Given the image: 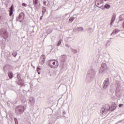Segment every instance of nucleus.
I'll list each match as a JSON object with an SVG mask.
<instances>
[{
  "label": "nucleus",
  "instance_id": "obj_1",
  "mask_svg": "<svg viewBox=\"0 0 124 124\" xmlns=\"http://www.w3.org/2000/svg\"><path fill=\"white\" fill-rule=\"evenodd\" d=\"M110 110V106L109 104H106L100 110V113L102 114V116L103 117L106 116V114L108 113V111Z\"/></svg>",
  "mask_w": 124,
  "mask_h": 124
},
{
  "label": "nucleus",
  "instance_id": "obj_2",
  "mask_svg": "<svg viewBox=\"0 0 124 124\" xmlns=\"http://www.w3.org/2000/svg\"><path fill=\"white\" fill-rule=\"evenodd\" d=\"M0 35L4 39H7L8 37V33H7V31L5 29H1L0 30Z\"/></svg>",
  "mask_w": 124,
  "mask_h": 124
},
{
  "label": "nucleus",
  "instance_id": "obj_3",
  "mask_svg": "<svg viewBox=\"0 0 124 124\" xmlns=\"http://www.w3.org/2000/svg\"><path fill=\"white\" fill-rule=\"evenodd\" d=\"M107 69H108L107 64L106 63H103L101 65L99 72L100 73H104V72H106L107 71Z\"/></svg>",
  "mask_w": 124,
  "mask_h": 124
},
{
  "label": "nucleus",
  "instance_id": "obj_4",
  "mask_svg": "<svg viewBox=\"0 0 124 124\" xmlns=\"http://www.w3.org/2000/svg\"><path fill=\"white\" fill-rule=\"evenodd\" d=\"M16 113H19V114H23L24 111H25V108L23 106H19L16 108Z\"/></svg>",
  "mask_w": 124,
  "mask_h": 124
},
{
  "label": "nucleus",
  "instance_id": "obj_5",
  "mask_svg": "<svg viewBox=\"0 0 124 124\" xmlns=\"http://www.w3.org/2000/svg\"><path fill=\"white\" fill-rule=\"evenodd\" d=\"M95 5L99 8L103 7V0H96L95 1Z\"/></svg>",
  "mask_w": 124,
  "mask_h": 124
},
{
  "label": "nucleus",
  "instance_id": "obj_6",
  "mask_svg": "<svg viewBox=\"0 0 124 124\" xmlns=\"http://www.w3.org/2000/svg\"><path fill=\"white\" fill-rule=\"evenodd\" d=\"M109 80L108 78H106V79L104 81L102 85L104 89H107V87L108 86H109Z\"/></svg>",
  "mask_w": 124,
  "mask_h": 124
},
{
  "label": "nucleus",
  "instance_id": "obj_7",
  "mask_svg": "<svg viewBox=\"0 0 124 124\" xmlns=\"http://www.w3.org/2000/svg\"><path fill=\"white\" fill-rule=\"evenodd\" d=\"M24 18H25V14L23 12H21L18 17H16V20L17 21H19L20 23L22 22V20H24Z\"/></svg>",
  "mask_w": 124,
  "mask_h": 124
},
{
  "label": "nucleus",
  "instance_id": "obj_8",
  "mask_svg": "<svg viewBox=\"0 0 124 124\" xmlns=\"http://www.w3.org/2000/svg\"><path fill=\"white\" fill-rule=\"evenodd\" d=\"M53 62H54V60L49 61L48 66H50L51 68H57V67H58V66H59V64L56 63V65L53 66Z\"/></svg>",
  "mask_w": 124,
  "mask_h": 124
},
{
  "label": "nucleus",
  "instance_id": "obj_9",
  "mask_svg": "<svg viewBox=\"0 0 124 124\" xmlns=\"http://www.w3.org/2000/svg\"><path fill=\"white\" fill-rule=\"evenodd\" d=\"M45 59H46L45 55L42 54L40 59V62L41 65H43L44 64V62H45Z\"/></svg>",
  "mask_w": 124,
  "mask_h": 124
},
{
  "label": "nucleus",
  "instance_id": "obj_10",
  "mask_svg": "<svg viewBox=\"0 0 124 124\" xmlns=\"http://www.w3.org/2000/svg\"><path fill=\"white\" fill-rule=\"evenodd\" d=\"M115 19H116V14H113L111 16V19L110 23V26H112V25L114 24V22L115 21Z\"/></svg>",
  "mask_w": 124,
  "mask_h": 124
},
{
  "label": "nucleus",
  "instance_id": "obj_11",
  "mask_svg": "<svg viewBox=\"0 0 124 124\" xmlns=\"http://www.w3.org/2000/svg\"><path fill=\"white\" fill-rule=\"evenodd\" d=\"M95 76V73H92L90 71L88 72L87 77H90V78H93V76Z\"/></svg>",
  "mask_w": 124,
  "mask_h": 124
},
{
  "label": "nucleus",
  "instance_id": "obj_12",
  "mask_svg": "<svg viewBox=\"0 0 124 124\" xmlns=\"http://www.w3.org/2000/svg\"><path fill=\"white\" fill-rule=\"evenodd\" d=\"M35 102L34 97H31L30 98V103L31 104V105H34Z\"/></svg>",
  "mask_w": 124,
  "mask_h": 124
},
{
  "label": "nucleus",
  "instance_id": "obj_13",
  "mask_svg": "<svg viewBox=\"0 0 124 124\" xmlns=\"http://www.w3.org/2000/svg\"><path fill=\"white\" fill-rule=\"evenodd\" d=\"M8 75L10 79H12V78L14 77L13 73L12 72H9L8 73Z\"/></svg>",
  "mask_w": 124,
  "mask_h": 124
},
{
  "label": "nucleus",
  "instance_id": "obj_14",
  "mask_svg": "<svg viewBox=\"0 0 124 124\" xmlns=\"http://www.w3.org/2000/svg\"><path fill=\"white\" fill-rule=\"evenodd\" d=\"M117 107V106L116 105V104H113L111 105V111H114L115 109H116Z\"/></svg>",
  "mask_w": 124,
  "mask_h": 124
},
{
  "label": "nucleus",
  "instance_id": "obj_15",
  "mask_svg": "<svg viewBox=\"0 0 124 124\" xmlns=\"http://www.w3.org/2000/svg\"><path fill=\"white\" fill-rule=\"evenodd\" d=\"M24 80L23 79H20L18 80V83H17L18 85H21V86H23L24 85Z\"/></svg>",
  "mask_w": 124,
  "mask_h": 124
},
{
  "label": "nucleus",
  "instance_id": "obj_16",
  "mask_svg": "<svg viewBox=\"0 0 124 124\" xmlns=\"http://www.w3.org/2000/svg\"><path fill=\"white\" fill-rule=\"evenodd\" d=\"M124 14L120 15L119 16V20L124 21Z\"/></svg>",
  "mask_w": 124,
  "mask_h": 124
},
{
  "label": "nucleus",
  "instance_id": "obj_17",
  "mask_svg": "<svg viewBox=\"0 0 124 124\" xmlns=\"http://www.w3.org/2000/svg\"><path fill=\"white\" fill-rule=\"evenodd\" d=\"M70 49L72 53H73L74 54H77V52H78V50H77V49H74L72 48V47H70Z\"/></svg>",
  "mask_w": 124,
  "mask_h": 124
},
{
  "label": "nucleus",
  "instance_id": "obj_18",
  "mask_svg": "<svg viewBox=\"0 0 124 124\" xmlns=\"http://www.w3.org/2000/svg\"><path fill=\"white\" fill-rule=\"evenodd\" d=\"M75 19V17L74 16H72L69 19V22L70 23H72L73 22V20Z\"/></svg>",
  "mask_w": 124,
  "mask_h": 124
},
{
  "label": "nucleus",
  "instance_id": "obj_19",
  "mask_svg": "<svg viewBox=\"0 0 124 124\" xmlns=\"http://www.w3.org/2000/svg\"><path fill=\"white\" fill-rule=\"evenodd\" d=\"M120 31V30L119 29H115L114 30H113V32L111 33V34L113 33H118V32H119Z\"/></svg>",
  "mask_w": 124,
  "mask_h": 124
},
{
  "label": "nucleus",
  "instance_id": "obj_20",
  "mask_svg": "<svg viewBox=\"0 0 124 124\" xmlns=\"http://www.w3.org/2000/svg\"><path fill=\"white\" fill-rule=\"evenodd\" d=\"M42 9H43L42 14H43V15H44V14H45V13L46 12V7H43Z\"/></svg>",
  "mask_w": 124,
  "mask_h": 124
},
{
  "label": "nucleus",
  "instance_id": "obj_21",
  "mask_svg": "<svg viewBox=\"0 0 124 124\" xmlns=\"http://www.w3.org/2000/svg\"><path fill=\"white\" fill-rule=\"evenodd\" d=\"M83 27H78L77 28V31H83Z\"/></svg>",
  "mask_w": 124,
  "mask_h": 124
},
{
  "label": "nucleus",
  "instance_id": "obj_22",
  "mask_svg": "<svg viewBox=\"0 0 124 124\" xmlns=\"http://www.w3.org/2000/svg\"><path fill=\"white\" fill-rule=\"evenodd\" d=\"M105 8H106L107 9H109L110 7H111V6L109 4H107L104 6Z\"/></svg>",
  "mask_w": 124,
  "mask_h": 124
},
{
  "label": "nucleus",
  "instance_id": "obj_23",
  "mask_svg": "<svg viewBox=\"0 0 124 124\" xmlns=\"http://www.w3.org/2000/svg\"><path fill=\"white\" fill-rule=\"evenodd\" d=\"M33 2L34 6H36V4L38 3V0H33Z\"/></svg>",
  "mask_w": 124,
  "mask_h": 124
},
{
  "label": "nucleus",
  "instance_id": "obj_24",
  "mask_svg": "<svg viewBox=\"0 0 124 124\" xmlns=\"http://www.w3.org/2000/svg\"><path fill=\"white\" fill-rule=\"evenodd\" d=\"M62 62H64V61H65V59H66V56L65 55H63L62 56Z\"/></svg>",
  "mask_w": 124,
  "mask_h": 124
},
{
  "label": "nucleus",
  "instance_id": "obj_25",
  "mask_svg": "<svg viewBox=\"0 0 124 124\" xmlns=\"http://www.w3.org/2000/svg\"><path fill=\"white\" fill-rule=\"evenodd\" d=\"M13 8H14V5L13 4V5H12V6H11V7L10 8V11H12V12H13Z\"/></svg>",
  "mask_w": 124,
  "mask_h": 124
},
{
  "label": "nucleus",
  "instance_id": "obj_26",
  "mask_svg": "<svg viewBox=\"0 0 124 124\" xmlns=\"http://www.w3.org/2000/svg\"><path fill=\"white\" fill-rule=\"evenodd\" d=\"M12 55L13 57H15V58L17 56V52H14L12 53Z\"/></svg>",
  "mask_w": 124,
  "mask_h": 124
},
{
  "label": "nucleus",
  "instance_id": "obj_27",
  "mask_svg": "<svg viewBox=\"0 0 124 124\" xmlns=\"http://www.w3.org/2000/svg\"><path fill=\"white\" fill-rule=\"evenodd\" d=\"M62 44V40H60L57 44V46H60L61 44Z\"/></svg>",
  "mask_w": 124,
  "mask_h": 124
},
{
  "label": "nucleus",
  "instance_id": "obj_28",
  "mask_svg": "<svg viewBox=\"0 0 124 124\" xmlns=\"http://www.w3.org/2000/svg\"><path fill=\"white\" fill-rule=\"evenodd\" d=\"M17 78L18 80L21 79V75H20V74H17Z\"/></svg>",
  "mask_w": 124,
  "mask_h": 124
},
{
  "label": "nucleus",
  "instance_id": "obj_29",
  "mask_svg": "<svg viewBox=\"0 0 124 124\" xmlns=\"http://www.w3.org/2000/svg\"><path fill=\"white\" fill-rule=\"evenodd\" d=\"M14 121L15 122L16 124H18V120H17V118H14Z\"/></svg>",
  "mask_w": 124,
  "mask_h": 124
},
{
  "label": "nucleus",
  "instance_id": "obj_30",
  "mask_svg": "<svg viewBox=\"0 0 124 124\" xmlns=\"http://www.w3.org/2000/svg\"><path fill=\"white\" fill-rule=\"evenodd\" d=\"M13 14V12L10 11L9 16H11V15H12Z\"/></svg>",
  "mask_w": 124,
  "mask_h": 124
},
{
  "label": "nucleus",
  "instance_id": "obj_31",
  "mask_svg": "<svg viewBox=\"0 0 124 124\" xmlns=\"http://www.w3.org/2000/svg\"><path fill=\"white\" fill-rule=\"evenodd\" d=\"M47 31H49V32L47 31V33H50V32H52V30H51V29H48Z\"/></svg>",
  "mask_w": 124,
  "mask_h": 124
},
{
  "label": "nucleus",
  "instance_id": "obj_32",
  "mask_svg": "<svg viewBox=\"0 0 124 124\" xmlns=\"http://www.w3.org/2000/svg\"><path fill=\"white\" fill-rule=\"evenodd\" d=\"M39 70H41V68H39V67H37V71H39Z\"/></svg>",
  "mask_w": 124,
  "mask_h": 124
},
{
  "label": "nucleus",
  "instance_id": "obj_33",
  "mask_svg": "<svg viewBox=\"0 0 124 124\" xmlns=\"http://www.w3.org/2000/svg\"><path fill=\"white\" fill-rule=\"evenodd\" d=\"M22 5H23V6H25V7H27V4H26L25 3H23Z\"/></svg>",
  "mask_w": 124,
  "mask_h": 124
},
{
  "label": "nucleus",
  "instance_id": "obj_34",
  "mask_svg": "<svg viewBox=\"0 0 124 124\" xmlns=\"http://www.w3.org/2000/svg\"><path fill=\"white\" fill-rule=\"evenodd\" d=\"M65 46L66 47H67L68 48H70V46H68V44H65Z\"/></svg>",
  "mask_w": 124,
  "mask_h": 124
},
{
  "label": "nucleus",
  "instance_id": "obj_35",
  "mask_svg": "<svg viewBox=\"0 0 124 124\" xmlns=\"http://www.w3.org/2000/svg\"><path fill=\"white\" fill-rule=\"evenodd\" d=\"M55 64H56V62L53 61L52 62V65H53V66H54L56 65Z\"/></svg>",
  "mask_w": 124,
  "mask_h": 124
},
{
  "label": "nucleus",
  "instance_id": "obj_36",
  "mask_svg": "<svg viewBox=\"0 0 124 124\" xmlns=\"http://www.w3.org/2000/svg\"><path fill=\"white\" fill-rule=\"evenodd\" d=\"M123 105H124L123 104H120L119 105V107H123Z\"/></svg>",
  "mask_w": 124,
  "mask_h": 124
},
{
  "label": "nucleus",
  "instance_id": "obj_37",
  "mask_svg": "<svg viewBox=\"0 0 124 124\" xmlns=\"http://www.w3.org/2000/svg\"><path fill=\"white\" fill-rule=\"evenodd\" d=\"M123 121H124V120L118 121V124H120V123H122V122H123Z\"/></svg>",
  "mask_w": 124,
  "mask_h": 124
},
{
  "label": "nucleus",
  "instance_id": "obj_38",
  "mask_svg": "<svg viewBox=\"0 0 124 124\" xmlns=\"http://www.w3.org/2000/svg\"><path fill=\"white\" fill-rule=\"evenodd\" d=\"M43 4H45V5H46V1H44L43 2Z\"/></svg>",
  "mask_w": 124,
  "mask_h": 124
},
{
  "label": "nucleus",
  "instance_id": "obj_39",
  "mask_svg": "<svg viewBox=\"0 0 124 124\" xmlns=\"http://www.w3.org/2000/svg\"><path fill=\"white\" fill-rule=\"evenodd\" d=\"M43 17V16H41V17H40V20H41V19H42Z\"/></svg>",
  "mask_w": 124,
  "mask_h": 124
},
{
  "label": "nucleus",
  "instance_id": "obj_40",
  "mask_svg": "<svg viewBox=\"0 0 124 124\" xmlns=\"http://www.w3.org/2000/svg\"><path fill=\"white\" fill-rule=\"evenodd\" d=\"M111 0H105V1H110Z\"/></svg>",
  "mask_w": 124,
  "mask_h": 124
},
{
  "label": "nucleus",
  "instance_id": "obj_41",
  "mask_svg": "<svg viewBox=\"0 0 124 124\" xmlns=\"http://www.w3.org/2000/svg\"><path fill=\"white\" fill-rule=\"evenodd\" d=\"M37 72L38 74H40V72H39V71H37Z\"/></svg>",
  "mask_w": 124,
  "mask_h": 124
},
{
  "label": "nucleus",
  "instance_id": "obj_42",
  "mask_svg": "<svg viewBox=\"0 0 124 124\" xmlns=\"http://www.w3.org/2000/svg\"><path fill=\"white\" fill-rule=\"evenodd\" d=\"M65 114V112L63 111V115H64Z\"/></svg>",
  "mask_w": 124,
  "mask_h": 124
},
{
  "label": "nucleus",
  "instance_id": "obj_43",
  "mask_svg": "<svg viewBox=\"0 0 124 124\" xmlns=\"http://www.w3.org/2000/svg\"><path fill=\"white\" fill-rule=\"evenodd\" d=\"M1 19V16H0V20Z\"/></svg>",
  "mask_w": 124,
  "mask_h": 124
},
{
  "label": "nucleus",
  "instance_id": "obj_44",
  "mask_svg": "<svg viewBox=\"0 0 124 124\" xmlns=\"http://www.w3.org/2000/svg\"><path fill=\"white\" fill-rule=\"evenodd\" d=\"M4 68H5V66H4V67H3V69H4Z\"/></svg>",
  "mask_w": 124,
  "mask_h": 124
},
{
  "label": "nucleus",
  "instance_id": "obj_45",
  "mask_svg": "<svg viewBox=\"0 0 124 124\" xmlns=\"http://www.w3.org/2000/svg\"><path fill=\"white\" fill-rule=\"evenodd\" d=\"M64 87H66V85H64Z\"/></svg>",
  "mask_w": 124,
  "mask_h": 124
},
{
  "label": "nucleus",
  "instance_id": "obj_46",
  "mask_svg": "<svg viewBox=\"0 0 124 124\" xmlns=\"http://www.w3.org/2000/svg\"><path fill=\"white\" fill-rule=\"evenodd\" d=\"M74 16H76V15H74Z\"/></svg>",
  "mask_w": 124,
  "mask_h": 124
},
{
  "label": "nucleus",
  "instance_id": "obj_47",
  "mask_svg": "<svg viewBox=\"0 0 124 124\" xmlns=\"http://www.w3.org/2000/svg\"><path fill=\"white\" fill-rule=\"evenodd\" d=\"M31 66H32V64H31Z\"/></svg>",
  "mask_w": 124,
  "mask_h": 124
},
{
  "label": "nucleus",
  "instance_id": "obj_48",
  "mask_svg": "<svg viewBox=\"0 0 124 124\" xmlns=\"http://www.w3.org/2000/svg\"><path fill=\"white\" fill-rule=\"evenodd\" d=\"M107 44H108V42H107Z\"/></svg>",
  "mask_w": 124,
  "mask_h": 124
}]
</instances>
